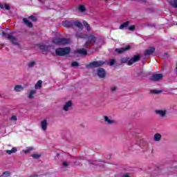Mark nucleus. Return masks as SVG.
I'll return each mask as SVG.
<instances>
[{"label":"nucleus","instance_id":"obj_1","mask_svg":"<svg viewBox=\"0 0 177 177\" xmlns=\"http://www.w3.org/2000/svg\"><path fill=\"white\" fill-rule=\"evenodd\" d=\"M75 37L82 39H85L87 38L86 42L84 43V48H90V46H93L94 49H99L102 48V45H103V40L100 37H97L94 35H90L88 36L86 34H82L77 32L75 34Z\"/></svg>","mask_w":177,"mask_h":177},{"label":"nucleus","instance_id":"obj_2","mask_svg":"<svg viewBox=\"0 0 177 177\" xmlns=\"http://www.w3.org/2000/svg\"><path fill=\"white\" fill-rule=\"evenodd\" d=\"M71 49L69 47L59 48L55 50L57 56H66L70 53Z\"/></svg>","mask_w":177,"mask_h":177},{"label":"nucleus","instance_id":"obj_3","mask_svg":"<svg viewBox=\"0 0 177 177\" xmlns=\"http://www.w3.org/2000/svg\"><path fill=\"white\" fill-rule=\"evenodd\" d=\"M1 35L3 37H6L7 39H9V41H10L11 44H12L13 45H16L18 47L20 46V45L19 44V42H17V39H16V37H15L13 35L9 33H6L5 32H3L1 33Z\"/></svg>","mask_w":177,"mask_h":177},{"label":"nucleus","instance_id":"obj_4","mask_svg":"<svg viewBox=\"0 0 177 177\" xmlns=\"http://www.w3.org/2000/svg\"><path fill=\"white\" fill-rule=\"evenodd\" d=\"M53 44H55V45H67V44H70L69 39L64 38H55L52 41Z\"/></svg>","mask_w":177,"mask_h":177},{"label":"nucleus","instance_id":"obj_5","mask_svg":"<svg viewBox=\"0 0 177 177\" xmlns=\"http://www.w3.org/2000/svg\"><path fill=\"white\" fill-rule=\"evenodd\" d=\"M104 121L107 125H113L117 124V121L113 119L111 116H104Z\"/></svg>","mask_w":177,"mask_h":177},{"label":"nucleus","instance_id":"obj_6","mask_svg":"<svg viewBox=\"0 0 177 177\" xmlns=\"http://www.w3.org/2000/svg\"><path fill=\"white\" fill-rule=\"evenodd\" d=\"M97 75L99 78L104 79L106 75H107V73L103 68H100L97 70Z\"/></svg>","mask_w":177,"mask_h":177},{"label":"nucleus","instance_id":"obj_7","mask_svg":"<svg viewBox=\"0 0 177 177\" xmlns=\"http://www.w3.org/2000/svg\"><path fill=\"white\" fill-rule=\"evenodd\" d=\"M103 65H104V62L103 61H94L89 64L88 67H102Z\"/></svg>","mask_w":177,"mask_h":177},{"label":"nucleus","instance_id":"obj_8","mask_svg":"<svg viewBox=\"0 0 177 177\" xmlns=\"http://www.w3.org/2000/svg\"><path fill=\"white\" fill-rule=\"evenodd\" d=\"M139 59H140V55H134L131 59L129 58L128 66H132L133 63H136V62H139Z\"/></svg>","mask_w":177,"mask_h":177},{"label":"nucleus","instance_id":"obj_9","mask_svg":"<svg viewBox=\"0 0 177 177\" xmlns=\"http://www.w3.org/2000/svg\"><path fill=\"white\" fill-rule=\"evenodd\" d=\"M163 77L164 75H162V73L153 74L150 77V80L153 82L160 81V80H162Z\"/></svg>","mask_w":177,"mask_h":177},{"label":"nucleus","instance_id":"obj_10","mask_svg":"<svg viewBox=\"0 0 177 177\" xmlns=\"http://www.w3.org/2000/svg\"><path fill=\"white\" fill-rule=\"evenodd\" d=\"M155 113L156 115H159L161 118H164V117L167 115V111L166 109H156L155 110Z\"/></svg>","mask_w":177,"mask_h":177},{"label":"nucleus","instance_id":"obj_11","mask_svg":"<svg viewBox=\"0 0 177 177\" xmlns=\"http://www.w3.org/2000/svg\"><path fill=\"white\" fill-rule=\"evenodd\" d=\"M131 49L130 46H127L124 48H115V52H117L119 55H121V53H124V52H127V50H129Z\"/></svg>","mask_w":177,"mask_h":177},{"label":"nucleus","instance_id":"obj_12","mask_svg":"<svg viewBox=\"0 0 177 177\" xmlns=\"http://www.w3.org/2000/svg\"><path fill=\"white\" fill-rule=\"evenodd\" d=\"M40 125L41 131H43V132H46V130L48 129V120L46 119L41 120Z\"/></svg>","mask_w":177,"mask_h":177},{"label":"nucleus","instance_id":"obj_13","mask_svg":"<svg viewBox=\"0 0 177 177\" xmlns=\"http://www.w3.org/2000/svg\"><path fill=\"white\" fill-rule=\"evenodd\" d=\"M71 107H73V102H71V101H68L63 106V110L64 111H68L71 110Z\"/></svg>","mask_w":177,"mask_h":177},{"label":"nucleus","instance_id":"obj_14","mask_svg":"<svg viewBox=\"0 0 177 177\" xmlns=\"http://www.w3.org/2000/svg\"><path fill=\"white\" fill-rule=\"evenodd\" d=\"M154 50H156V48L154 47H150L145 50L144 54L145 56H150V55H153V53H154Z\"/></svg>","mask_w":177,"mask_h":177},{"label":"nucleus","instance_id":"obj_15","mask_svg":"<svg viewBox=\"0 0 177 177\" xmlns=\"http://www.w3.org/2000/svg\"><path fill=\"white\" fill-rule=\"evenodd\" d=\"M36 94H37V90H30L28 93V99H30V100H32V99H34Z\"/></svg>","mask_w":177,"mask_h":177},{"label":"nucleus","instance_id":"obj_16","mask_svg":"<svg viewBox=\"0 0 177 177\" xmlns=\"http://www.w3.org/2000/svg\"><path fill=\"white\" fill-rule=\"evenodd\" d=\"M23 91H24V86L21 84L15 85L14 87L15 92H23Z\"/></svg>","mask_w":177,"mask_h":177},{"label":"nucleus","instance_id":"obj_17","mask_svg":"<svg viewBox=\"0 0 177 177\" xmlns=\"http://www.w3.org/2000/svg\"><path fill=\"white\" fill-rule=\"evenodd\" d=\"M62 26H64V27H67L68 28L70 27H73V22L70 21H64L62 22Z\"/></svg>","mask_w":177,"mask_h":177},{"label":"nucleus","instance_id":"obj_18","mask_svg":"<svg viewBox=\"0 0 177 177\" xmlns=\"http://www.w3.org/2000/svg\"><path fill=\"white\" fill-rule=\"evenodd\" d=\"M73 26H75V27H77V28H80V30H82V28H84V26H82V24H81V22L78 21L73 22Z\"/></svg>","mask_w":177,"mask_h":177},{"label":"nucleus","instance_id":"obj_19","mask_svg":"<svg viewBox=\"0 0 177 177\" xmlns=\"http://www.w3.org/2000/svg\"><path fill=\"white\" fill-rule=\"evenodd\" d=\"M162 136L160 133H156L153 136L154 142H160L161 140Z\"/></svg>","mask_w":177,"mask_h":177},{"label":"nucleus","instance_id":"obj_20","mask_svg":"<svg viewBox=\"0 0 177 177\" xmlns=\"http://www.w3.org/2000/svg\"><path fill=\"white\" fill-rule=\"evenodd\" d=\"M23 21L24 24H26V26H27L28 27H30V28L32 27V24L30 21H28L27 18H24Z\"/></svg>","mask_w":177,"mask_h":177},{"label":"nucleus","instance_id":"obj_21","mask_svg":"<svg viewBox=\"0 0 177 177\" xmlns=\"http://www.w3.org/2000/svg\"><path fill=\"white\" fill-rule=\"evenodd\" d=\"M172 8L177 9V0H167Z\"/></svg>","mask_w":177,"mask_h":177},{"label":"nucleus","instance_id":"obj_22","mask_svg":"<svg viewBox=\"0 0 177 177\" xmlns=\"http://www.w3.org/2000/svg\"><path fill=\"white\" fill-rule=\"evenodd\" d=\"M77 9L81 13H85V12H86V8L84 5H80Z\"/></svg>","mask_w":177,"mask_h":177},{"label":"nucleus","instance_id":"obj_23","mask_svg":"<svg viewBox=\"0 0 177 177\" xmlns=\"http://www.w3.org/2000/svg\"><path fill=\"white\" fill-rule=\"evenodd\" d=\"M128 26H129V21L122 24L120 26L119 28H120V30H124V28H127L128 27Z\"/></svg>","mask_w":177,"mask_h":177},{"label":"nucleus","instance_id":"obj_24","mask_svg":"<svg viewBox=\"0 0 177 177\" xmlns=\"http://www.w3.org/2000/svg\"><path fill=\"white\" fill-rule=\"evenodd\" d=\"M42 88V80H39L35 85V89H41Z\"/></svg>","mask_w":177,"mask_h":177},{"label":"nucleus","instance_id":"obj_25","mask_svg":"<svg viewBox=\"0 0 177 177\" xmlns=\"http://www.w3.org/2000/svg\"><path fill=\"white\" fill-rule=\"evenodd\" d=\"M32 150H34V147H26V149L23 150V153H25V154H27L28 153H31V151H32Z\"/></svg>","mask_w":177,"mask_h":177},{"label":"nucleus","instance_id":"obj_26","mask_svg":"<svg viewBox=\"0 0 177 177\" xmlns=\"http://www.w3.org/2000/svg\"><path fill=\"white\" fill-rule=\"evenodd\" d=\"M16 151H17V148L16 147H12V149L11 150H6V153H7V154H8L9 156H10V154L13 153H16Z\"/></svg>","mask_w":177,"mask_h":177},{"label":"nucleus","instance_id":"obj_27","mask_svg":"<svg viewBox=\"0 0 177 177\" xmlns=\"http://www.w3.org/2000/svg\"><path fill=\"white\" fill-rule=\"evenodd\" d=\"M77 53H80V55H86L87 51L84 48H81V49L77 50Z\"/></svg>","mask_w":177,"mask_h":177},{"label":"nucleus","instance_id":"obj_28","mask_svg":"<svg viewBox=\"0 0 177 177\" xmlns=\"http://www.w3.org/2000/svg\"><path fill=\"white\" fill-rule=\"evenodd\" d=\"M117 86H112L109 88V92H111V93H115V92H117Z\"/></svg>","mask_w":177,"mask_h":177},{"label":"nucleus","instance_id":"obj_29","mask_svg":"<svg viewBox=\"0 0 177 177\" xmlns=\"http://www.w3.org/2000/svg\"><path fill=\"white\" fill-rule=\"evenodd\" d=\"M150 92L154 95H158V93H162V90H151Z\"/></svg>","mask_w":177,"mask_h":177},{"label":"nucleus","instance_id":"obj_30","mask_svg":"<svg viewBox=\"0 0 177 177\" xmlns=\"http://www.w3.org/2000/svg\"><path fill=\"white\" fill-rule=\"evenodd\" d=\"M83 24L84 27L86 28L87 31H91V26H89V24H88V22L84 21Z\"/></svg>","mask_w":177,"mask_h":177},{"label":"nucleus","instance_id":"obj_31","mask_svg":"<svg viewBox=\"0 0 177 177\" xmlns=\"http://www.w3.org/2000/svg\"><path fill=\"white\" fill-rule=\"evenodd\" d=\"M10 176V173L9 171H5L3 172L0 177H8Z\"/></svg>","mask_w":177,"mask_h":177},{"label":"nucleus","instance_id":"obj_32","mask_svg":"<svg viewBox=\"0 0 177 177\" xmlns=\"http://www.w3.org/2000/svg\"><path fill=\"white\" fill-rule=\"evenodd\" d=\"M129 59L128 57H123L121 59L120 62L121 63H126L127 64H128V62H129Z\"/></svg>","mask_w":177,"mask_h":177},{"label":"nucleus","instance_id":"obj_33","mask_svg":"<svg viewBox=\"0 0 177 177\" xmlns=\"http://www.w3.org/2000/svg\"><path fill=\"white\" fill-rule=\"evenodd\" d=\"M91 164H93V165H102L103 164V162H100V161H93L91 162Z\"/></svg>","mask_w":177,"mask_h":177},{"label":"nucleus","instance_id":"obj_34","mask_svg":"<svg viewBox=\"0 0 177 177\" xmlns=\"http://www.w3.org/2000/svg\"><path fill=\"white\" fill-rule=\"evenodd\" d=\"M32 158H35V160L41 157V154L39 153H33L32 154Z\"/></svg>","mask_w":177,"mask_h":177},{"label":"nucleus","instance_id":"obj_35","mask_svg":"<svg viewBox=\"0 0 177 177\" xmlns=\"http://www.w3.org/2000/svg\"><path fill=\"white\" fill-rule=\"evenodd\" d=\"M10 121H13L14 122H16L17 121V115H12L10 118Z\"/></svg>","mask_w":177,"mask_h":177},{"label":"nucleus","instance_id":"obj_36","mask_svg":"<svg viewBox=\"0 0 177 177\" xmlns=\"http://www.w3.org/2000/svg\"><path fill=\"white\" fill-rule=\"evenodd\" d=\"M28 66L29 68H32V67H34V66H35V62H30Z\"/></svg>","mask_w":177,"mask_h":177},{"label":"nucleus","instance_id":"obj_37","mask_svg":"<svg viewBox=\"0 0 177 177\" xmlns=\"http://www.w3.org/2000/svg\"><path fill=\"white\" fill-rule=\"evenodd\" d=\"M115 63V59H110L109 60V65L110 66H114Z\"/></svg>","mask_w":177,"mask_h":177},{"label":"nucleus","instance_id":"obj_38","mask_svg":"<svg viewBox=\"0 0 177 177\" xmlns=\"http://www.w3.org/2000/svg\"><path fill=\"white\" fill-rule=\"evenodd\" d=\"M72 67H78V62H74L71 64Z\"/></svg>","mask_w":177,"mask_h":177},{"label":"nucleus","instance_id":"obj_39","mask_svg":"<svg viewBox=\"0 0 177 177\" xmlns=\"http://www.w3.org/2000/svg\"><path fill=\"white\" fill-rule=\"evenodd\" d=\"M29 19H30V20H32V21H37V18L32 15L29 17Z\"/></svg>","mask_w":177,"mask_h":177},{"label":"nucleus","instance_id":"obj_40","mask_svg":"<svg viewBox=\"0 0 177 177\" xmlns=\"http://www.w3.org/2000/svg\"><path fill=\"white\" fill-rule=\"evenodd\" d=\"M62 166L64 167V168H67V167H68V162H63Z\"/></svg>","mask_w":177,"mask_h":177},{"label":"nucleus","instance_id":"obj_41","mask_svg":"<svg viewBox=\"0 0 177 177\" xmlns=\"http://www.w3.org/2000/svg\"><path fill=\"white\" fill-rule=\"evenodd\" d=\"M129 31H135V26H129Z\"/></svg>","mask_w":177,"mask_h":177},{"label":"nucleus","instance_id":"obj_42","mask_svg":"<svg viewBox=\"0 0 177 177\" xmlns=\"http://www.w3.org/2000/svg\"><path fill=\"white\" fill-rule=\"evenodd\" d=\"M4 8H5L6 10H10V7L9 6V5L6 4V5H4Z\"/></svg>","mask_w":177,"mask_h":177},{"label":"nucleus","instance_id":"obj_43","mask_svg":"<svg viewBox=\"0 0 177 177\" xmlns=\"http://www.w3.org/2000/svg\"><path fill=\"white\" fill-rule=\"evenodd\" d=\"M40 3H41V5H44L45 3V0H39Z\"/></svg>","mask_w":177,"mask_h":177},{"label":"nucleus","instance_id":"obj_44","mask_svg":"<svg viewBox=\"0 0 177 177\" xmlns=\"http://www.w3.org/2000/svg\"><path fill=\"white\" fill-rule=\"evenodd\" d=\"M41 8H42V9H44V10H46V9H48V7H47V6H41Z\"/></svg>","mask_w":177,"mask_h":177},{"label":"nucleus","instance_id":"obj_45","mask_svg":"<svg viewBox=\"0 0 177 177\" xmlns=\"http://www.w3.org/2000/svg\"><path fill=\"white\" fill-rule=\"evenodd\" d=\"M1 9H5V6L3 4H0Z\"/></svg>","mask_w":177,"mask_h":177}]
</instances>
